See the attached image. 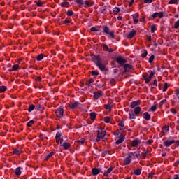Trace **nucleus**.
Instances as JSON below:
<instances>
[{
  "label": "nucleus",
  "mask_w": 179,
  "mask_h": 179,
  "mask_svg": "<svg viewBox=\"0 0 179 179\" xmlns=\"http://www.w3.org/2000/svg\"><path fill=\"white\" fill-rule=\"evenodd\" d=\"M92 61L96 65L97 68L101 71V72L108 71V68L107 65L108 63L106 61H103V59L100 57V55H91Z\"/></svg>",
  "instance_id": "obj_1"
},
{
  "label": "nucleus",
  "mask_w": 179,
  "mask_h": 179,
  "mask_svg": "<svg viewBox=\"0 0 179 179\" xmlns=\"http://www.w3.org/2000/svg\"><path fill=\"white\" fill-rule=\"evenodd\" d=\"M141 110H142V108H141L140 106H136L134 108V113L133 110H130L129 111V120H136V117H139V114H141Z\"/></svg>",
  "instance_id": "obj_2"
},
{
  "label": "nucleus",
  "mask_w": 179,
  "mask_h": 179,
  "mask_svg": "<svg viewBox=\"0 0 179 179\" xmlns=\"http://www.w3.org/2000/svg\"><path fill=\"white\" fill-rule=\"evenodd\" d=\"M106 137V130H103L102 128H100L96 131V142H100L101 139H104Z\"/></svg>",
  "instance_id": "obj_3"
},
{
  "label": "nucleus",
  "mask_w": 179,
  "mask_h": 179,
  "mask_svg": "<svg viewBox=\"0 0 179 179\" xmlns=\"http://www.w3.org/2000/svg\"><path fill=\"white\" fill-rule=\"evenodd\" d=\"M103 33L106 34V36H109L110 37H111V38H115V36L114 35V31L110 29V28L106 25H104L103 27Z\"/></svg>",
  "instance_id": "obj_4"
},
{
  "label": "nucleus",
  "mask_w": 179,
  "mask_h": 179,
  "mask_svg": "<svg viewBox=\"0 0 179 179\" xmlns=\"http://www.w3.org/2000/svg\"><path fill=\"white\" fill-rule=\"evenodd\" d=\"M155 71H151L150 73V75L148 74V73L143 74V78L145 79V83H149V82L152 80V78L155 76Z\"/></svg>",
  "instance_id": "obj_5"
},
{
  "label": "nucleus",
  "mask_w": 179,
  "mask_h": 179,
  "mask_svg": "<svg viewBox=\"0 0 179 179\" xmlns=\"http://www.w3.org/2000/svg\"><path fill=\"white\" fill-rule=\"evenodd\" d=\"M115 60L117 64H119V66H123L128 62L127 59H125L124 57L119 56L118 57L115 58Z\"/></svg>",
  "instance_id": "obj_6"
},
{
  "label": "nucleus",
  "mask_w": 179,
  "mask_h": 179,
  "mask_svg": "<svg viewBox=\"0 0 179 179\" xmlns=\"http://www.w3.org/2000/svg\"><path fill=\"white\" fill-rule=\"evenodd\" d=\"M132 156H134V152H129L128 156L126 157V159L124 160V166H128V164H131V162H132Z\"/></svg>",
  "instance_id": "obj_7"
},
{
  "label": "nucleus",
  "mask_w": 179,
  "mask_h": 179,
  "mask_svg": "<svg viewBox=\"0 0 179 179\" xmlns=\"http://www.w3.org/2000/svg\"><path fill=\"white\" fill-rule=\"evenodd\" d=\"M55 115L57 118H62L64 117V109L62 108H58L55 111Z\"/></svg>",
  "instance_id": "obj_8"
},
{
  "label": "nucleus",
  "mask_w": 179,
  "mask_h": 179,
  "mask_svg": "<svg viewBox=\"0 0 179 179\" xmlns=\"http://www.w3.org/2000/svg\"><path fill=\"white\" fill-rule=\"evenodd\" d=\"M100 173H103V169L101 168H93L92 169V176H98Z\"/></svg>",
  "instance_id": "obj_9"
},
{
  "label": "nucleus",
  "mask_w": 179,
  "mask_h": 179,
  "mask_svg": "<svg viewBox=\"0 0 179 179\" xmlns=\"http://www.w3.org/2000/svg\"><path fill=\"white\" fill-rule=\"evenodd\" d=\"M83 5L84 8H91L92 5H94V1L93 0H86Z\"/></svg>",
  "instance_id": "obj_10"
},
{
  "label": "nucleus",
  "mask_w": 179,
  "mask_h": 179,
  "mask_svg": "<svg viewBox=\"0 0 179 179\" xmlns=\"http://www.w3.org/2000/svg\"><path fill=\"white\" fill-rule=\"evenodd\" d=\"M93 94L94 100H99V99L103 96V91L94 92Z\"/></svg>",
  "instance_id": "obj_11"
},
{
  "label": "nucleus",
  "mask_w": 179,
  "mask_h": 179,
  "mask_svg": "<svg viewBox=\"0 0 179 179\" xmlns=\"http://www.w3.org/2000/svg\"><path fill=\"white\" fill-rule=\"evenodd\" d=\"M95 85L96 87L101 89V87H104V86H106V81L103 80H101V81H96Z\"/></svg>",
  "instance_id": "obj_12"
},
{
  "label": "nucleus",
  "mask_w": 179,
  "mask_h": 179,
  "mask_svg": "<svg viewBox=\"0 0 179 179\" xmlns=\"http://www.w3.org/2000/svg\"><path fill=\"white\" fill-rule=\"evenodd\" d=\"M164 15V14L163 13V12H159V13L156 12L152 15V19H156V17H159V19H162Z\"/></svg>",
  "instance_id": "obj_13"
},
{
  "label": "nucleus",
  "mask_w": 179,
  "mask_h": 179,
  "mask_svg": "<svg viewBox=\"0 0 179 179\" xmlns=\"http://www.w3.org/2000/svg\"><path fill=\"white\" fill-rule=\"evenodd\" d=\"M176 141L174 140H166L164 142V146H166V148H170V146H171V145H173V143H175Z\"/></svg>",
  "instance_id": "obj_14"
},
{
  "label": "nucleus",
  "mask_w": 179,
  "mask_h": 179,
  "mask_svg": "<svg viewBox=\"0 0 179 179\" xmlns=\"http://www.w3.org/2000/svg\"><path fill=\"white\" fill-rule=\"evenodd\" d=\"M140 105H141V100L134 101L130 103V107L131 108H136V107H137L136 106H140Z\"/></svg>",
  "instance_id": "obj_15"
},
{
  "label": "nucleus",
  "mask_w": 179,
  "mask_h": 179,
  "mask_svg": "<svg viewBox=\"0 0 179 179\" xmlns=\"http://www.w3.org/2000/svg\"><path fill=\"white\" fill-rule=\"evenodd\" d=\"M78 106H80V103H79V101H74L73 103H71L69 104V107L71 108V110H74V108H76Z\"/></svg>",
  "instance_id": "obj_16"
},
{
  "label": "nucleus",
  "mask_w": 179,
  "mask_h": 179,
  "mask_svg": "<svg viewBox=\"0 0 179 179\" xmlns=\"http://www.w3.org/2000/svg\"><path fill=\"white\" fill-rule=\"evenodd\" d=\"M123 68L124 69V72H129V71H131V69H132V65L129 64H125L123 66Z\"/></svg>",
  "instance_id": "obj_17"
},
{
  "label": "nucleus",
  "mask_w": 179,
  "mask_h": 179,
  "mask_svg": "<svg viewBox=\"0 0 179 179\" xmlns=\"http://www.w3.org/2000/svg\"><path fill=\"white\" fill-rule=\"evenodd\" d=\"M135 34H136V31L135 30H132L131 31L128 35H127V38L129 40H131V38H134V37H135Z\"/></svg>",
  "instance_id": "obj_18"
},
{
  "label": "nucleus",
  "mask_w": 179,
  "mask_h": 179,
  "mask_svg": "<svg viewBox=\"0 0 179 179\" xmlns=\"http://www.w3.org/2000/svg\"><path fill=\"white\" fill-rule=\"evenodd\" d=\"M113 166H110L107 170H103V176H105V177H108V174L113 171Z\"/></svg>",
  "instance_id": "obj_19"
},
{
  "label": "nucleus",
  "mask_w": 179,
  "mask_h": 179,
  "mask_svg": "<svg viewBox=\"0 0 179 179\" xmlns=\"http://www.w3.org/2000/svg\"><path fill=\"white\" fill-rule=\"evenodd\" d=\"M139 143H141V141H139V138H136L131 142V146L133 148H136V146H138Z\"/></svg>",
  "instance_id": "obj_20"
},
{
  "label": "nucleus",
  "mask_w": 179,
  "mask_h": 179,
  "mask_svg": "<svg viewBox=\"0 0 179 179\" xmlns=\"http://www.w3.org/2000/svg\"><path fill=\"white\" fill-rule=\"evenodd\" d=\"M34 3L39 8H41L43 5H45V1H41V0H35Z\"/></svg>",
  "instance_id": "obj_21"
},
{
  "label": "nucleus",
  "mask_w": 179,
  "mask_h": 179,
  "mask_svg": "<svg viewBox=\"0 0 179 179\" xmlns=\"http://www.w3.org/2000/svg\"><path fill=\"white\" fill-rule=\"evenodd\" d=\"M133 20L135 23H138L139 22V13H136L132 15Z\"/></svg>",
  "instance_id": "obj_22"
},
{
  "label": "nucleus",
  "mask_w": 179,
  "mask_h": 179,
  "mask_svg": "<svg viewBox=\"0 0 179 179\" xmlns=\"http://www.w3.org/2000/svg\"><path fill=\"white\" fill-rule=\"evenodd\" d=\"M64 150H68L69 148H71V144L68 142H64L63 144L61 145Z\"/></svg>",
  "instance_id": "obj_23"
},
{
  "label": "nucleus",
  "mask_w": 179,
  "mask_h": 179,
  "mask_svg": "<svg viewBox=\"0 0 179 179\" xmlns=\"http://www.w3.org/2000/svg\"><path fill=\"white\" fill-rule=\"evenodd\" d=\"M60 6L62 8H70L71 3L68 1H63L60 3Z\"/></svg>",
  "instance_id": "obj_24"
},
{
  "label": "nucleus",
  "mask_w": 179,
  "mask_h": 179,
  "mask_svg": "<svg viewBox=\"0 0 179 179\" xmlns=\"http://www.w3.org/2000/svg\"><path fill=\"white\" fill-rule=\"evenodd\" d=\"M143 118H144V120H145L146 121H150V115L149 114V113L145 112L143 115Z\"/></svg>",
  "instance_id": "obj_25"
},
{
  "label": "nucleus",
  "mask_w": 179,
  "mask_h": 179,
  "mask_svg": "<svg viewBox=\"0 0 179 179\" xmlns=\"http://www.w3.org/2000/svg\"><path fill=\"white\" fill-rule=\"evenodd\" d=\"M21 170H23V168L22 167H17L15 169V176H20V174H22V171Z\"/></svg>",
  "instance_id": "obj_26"
},
{
  "label": "nucleus",
  "mask_w": 179,
  "mask_h": 179,
  "mask_svg": "<svg viewBox=\"0 0 179 179\" xmlns=\"http://www.w3.org/2000/svg\"><path fill=\"white\" fill-rule=\"evenodd\" d=\"M9 72H12L13 71H19V64H14L11 69H9Z\"/></svg>",
  "instance_id": "obj_27"
},
{
  "label": "nucleus",
  "mask_w": 179,
  "mask_h": 179,
  "mask_svg": "<svg viewBox=\"0 0 179 179\" xmlns=\"http://www.w3.org/2000/svg\"><path fill=\"white\" fill-rule=\"evenodd\" d=\"M100 13H103V15H107V6L101 7L99 9Z\"/></svg>",
  "instance_id": "obj_28"
},
{
  "label": "nucleus",
  "mask_w": 179,
  "mask_h": 179,
  "mask_svg": "<svg viewBox=\"0 0 179 179\" xmlns=\"http://www.w3.org/2000/svg\"><path fill=\"white\" fill-rule=\"evenodd\" d=\"M22 153H23V152L22 150H17L16 148H13V155H22Z\"/></svg>",
  "instance_id": "obj_29"
},
{
  "label": "nucleus",
  "mask_w": 179,
  "mask_h": 179,
  "mask_svg": "<svg viewBox=\"0 0 179 179\" xmlns=\"http://www.w3.org/2000/svg\"><path fill=\"white\" fill-rule=\"evenodd\" d=\"M124 142V136H122V134L120 135V136L119 137V139L116 141V145H120L121 143H122Z\"/></svg>",
  "instance_id": "obj_30"
},
{
  "label": "nucleus",
  "mask_w": 179,
  "mask_h": 179,
  "mask_svg": "<svg viewBox=\"0 0 179 179\" xmlns=\"http://www.w3.org/2000/svg\"><path fill=\"white\" fill-rule=\"evenodd\" d=\"M113 15H118V13L121 12V9H120V8L118 7H115L113 9Z\"/></svg>",
  "instance_id": "obj_31"
},
{
  "label": "nucleus",
  "mask_w": 179,
  "mask_h": 179,
  "mask_svg": "<svg viewBox=\"0 0 179 179\" xmlns=\"http://www.w3.org/2000/svg\"><path fill=\"white\" fill-rule=\"evenodd\" d=\"M179 27V23H175L174 25L173 24H170L168 29H178Z\"/></svg>",
  "instance_id": "obj_32"
},
{
  "label": "nucleus",
  "mask_w": 179,
  "mask_h": 179,
  "mask_svg": "<svg viewBox=\"0 0 179 179\" xmlns=\"http://www.w3.org/2000/svg\"><path fill=\"white\" fill-rule=\"evenodd\" d=\"M141 57H142V58H146V57H148V50H141Z\"/></svg>",
  "instance_id": "obj_33"
},
{
  "label": "nucleus",
  "mask_w": 179,
  "mask_h": 179,
  "mask_svg": "<svg viewBox=\"0 0 179 179\" xmlns=\"http://www.w3.org/2000/svg\"><path fill=\"white\" fill-rule=\"evenodd\" d=\"M76 3L78 4L79 8H82L85 2H83V0H76Z\"/></svg>",
  "instance_id": "obj_34"
},
{
  "label": "nucleus",
  "mask_w": 179,
  "mask_h": 179,
  "mask_svg": "<svg viewBox=\"0 0 179 179\" xmlns=\"http://www.w3.org/2000/svg\"><path fill=\"white\" fill-rule=\"evenodd\" d=\"M94 82V79L90 78V80H87L86 85H87V87H90V85Z\"/></svg>",
  "instance_id": "obj_35"
},
{
  "label": "nucleus",
  "mask_w": 179,
  "mask_h": 179,
  "mask_svg": "<svg viewBox=\"0 0 179 179\" xmlns=\"http://www.w3.org/2000/svg\"><path fill=\"white\" fill-rule=\"evenodd\" d=\"M168 3L169 5H178V0H170Z\"/></svg>",
  "instance_id": "obj_36"
},
{
  "label": "nucleus",
  "mask_w": 179,
  "mask_h": 179,
  "mask_svg": "<svg viewBox=\"0 0 179 179\" xmlns=\"http://www.w3.org/2000/svg\"><path fill=\"white\" fill-rule=\"evenodd\" d=\"M142 173V170L141 169H135L134 171V173L136 175V176H141V173Z\"/></svg>",
  "instance_id": "obj_37"
},
{
  "label": "nucleus",
  "mask_w": 179,
  "mask_h": 179,
  "mask_svg": "<svg viewBox=\"0 0 179 179\" xmlns=\"http://www.w3.org/2000/svg\"><path fill=\"white\" fill-rule=\"evenodd\" d=\"M8 87L5 85H1L0 86V93H3V92H6Z\"/></svg>",
  "instance_id": "obj_38"
},
{
  "label": "nucleus",
  "mask_w": 179,
  "mask_h": 179,
  "mask_svg": "<svg viewBox=\"0 0 179 179\" xmlns=\"http://www.w3.org/2000/svg\"><path fill=\"white\" fill-rule=\"evenodd\" d=\"M162 129L163 132H169V131L170 130V127H169V125H164Z\"/></svg>",
  "instance_id": "obj_39"
},
{
  "label": "nucleus",
  "mask_w": 179,
  "mask_h": 179,
  "mask_svg": "<svg viewBox=\"0 0 179 179\" xmlns=\"http://www.w3.org/2000/svg\"><path fill=\"white\" fill-rule=\"evenodd\" d=\"M150 86L151 87V89H155V86H157V80H154L152 84H150Z\"/></svg>",
  "instance_id": "obj_40"
},
{
  "label": "nucleus",
  "mask_w": 179,
  "mask_h": 179,
  "mask_svg": "<svg viewBox=\"0 0 179 179\" xmlns=\"http://www.w3.org/2000/svg\"><path fill=\"white\" fill-rule=\"evenodd\" d=\"M34 108H36V106L34 105L33 104L29 105V107L28 108V113H31V111H33Z\"/></svg>",
  "instance_id": "obj_41"
},
{
  "label": "nucleus",
  "mask_w": 179,
  "mask_h": 179,
  "mask_svg": "<svg viewBox=\"0 0 179 179\" xmlns=\"http://www.w3.org/2000/svg\"><path fill=\"white\" fill-rule=\"evenodd\" d=\"M105 108L106 110H109V111H111V108H113V105H111L110 103L106 104Z\"/></svg>",
  "instance_id": "obj_42"
},
{
  "label": "nucleus",
  "mask_w": 179,
  "mask_h": 179,
  "mask_svg": "<svg viewBox=\"0 0 179 179\" xmlns=\"http://www.w3.org/2000/svg\"><path fill=\"white\" fill-rule=\"evenodd\" d=\"M90 118H91V120H96V113H94V112H92V113H90Z\"/></svg>",
  "instance_id": "obj_43"
},
{
  "label": "nucleus",
  "mask_w": 179,
  "mask_h": 179,
  "mask_svg": "<svg viewBox=\"0 0 179 179\" xmlns=\"http://www.w3.org/2000/svg\"><path fill=\"white\" fill-rule=\"evenodd\" d=\"M44 58V55L40 54L36 57L37 61H41Z\"/></svg>",
  "instance_id": "obj_44"
},
{
  "label": "nucleus",
  "mask_w": 179,
  "mask_h": 179,
  "mask_svg": "<svg viewBox=\"0 0 179 179\" xmlns=\"http://www.w3.org/2000/svg\"><path fill=\"white\" fill-rule=\"evenodd\" d=\"M52 156H54V152H50L49 153L46 157L45 158V160L47 161L48 160V159H50V157H52Z\"/></svg>",
  "instance_id": "obj_45"
},
{
  "label": "nucleus",
  "mask_w": 179,
  "mask_h": 179,
  "mask_svg": "<svg viewBox=\"0 0 179 179\" xmlns=\"http://www.w3.org/2000/svg\"><path fill=\"white\" fill-rule=\"evenodd\" d=\"M118 125L121 127L120 131H122V129H124V127H125V125L124 124V121H120Z\"/></svg>",
  "instance_id": "obj_46"
},
{
  "label": "nucleus",
  "mask_w": 179,
  "mask_h": 179,
  "mask_svg": "<svg viewBox=\"0 0 179 179\" xmlns=\"http://www.w3.org/2000/svg\"><path fill=\"white\" fill-rule=\"evenodd\" d=\"M150 110V111H152V113H155V111H156V110H157V106L156 105H154V106H151Z\"/></svg>",
  "instance_id": "obj_47"
},
{
  "label": "nucleus",
  "mask_w": 179,
  "mask_h": 179,
  "mask_svg": "<svg viewBox=\"0 0 179 179\" xmlns=\"http://www.w3.org/2000/svg\"><path fill=\"white\" fill-rule=\"evenodd\" d=\"M154 60H155V55H152L150 57L149 59H148V62H149L150 64H152Z\"/></svg>",
  "instance_id": "obj_48"
},
{
  "label": "nucleus",
  "mask_w": 179,
  "mask_h": 179,
  "mask_svg": "<svg viewBox=\"0 0 179 179\" xmlns=\"http://www.w3.org/2000/svg\"><path fill=\"white\" fill-rule=\"evenodd\" d=\"M92 76H97L99 75H100V73L98 71H92L91 72Z\"/></svg>",
  "instance_id": "obj_49"
},
{
  "label": "nucleus",
  "mask_w": 179,
  "mask_h": 179,
  "mask_svg": "<svg viewBox=\"0 0 179 179\" xmlns=\"http://www.w3.org/2000/svg\"><path fill=\"white\" fill-rule=\"evenodd\" d=\"M165 103H167L166 99H164V100L161 101L159 104V107H163V104H164Z\"/></svg>",
  "instance_id": "obj_50"
},
{
  "label": "nucleus",
  "mask_w": 179,
  "mask_h": 179,
  "mask_svg": "<svg viewBox=\"0 0 179 179\" xmlns=\"http://www.w3.org/2000/svg\"><path fill=\"white\" fill-rule=\"evenodd\" d=\"M168 87H169V86H168L167 83H165L164 84V87L162 89V92H166V90H167Z\"/></svg>",
  "instance_id": "obj_51"
},
{
  "label": "nucleus",
  "mask_w": 179,
  "mask_h": 179,
  "mask_svg": "<svg viewBox=\"0 0 179 179\" xmlns=\"http://www.w3.org/2000/svg\"><path fill=\"white\" fill-rule=\"evenodd\" d=\"M111 118L110 117H106L103 119V121H105L106 122V124L110 123Z\"/></svg>",
  "instance_id": "obj_52"
},
{
  "label": "nucleus",
  "mask_w": 179,
  "mask_h": 179,
  "mask_svg": "<svg viewBox=\"0 0 179 179\" xmlns=\"http://www.w3.org/2000/svg\"><path fill=\"white\" fill-rule=\"evenodd\" d=\"M62 134H61V132H57L56 133V136H55V139H59V138H61Z\"/></svg>",
  "instance_id": "obj_53"
},
{
  "label": "nucleus",
  "mask_w": 179,
  "mask_h": 179,
  "mask_svg": "<svg viewBox=\"0 0 179 179\" xmlns=\"http://www.w3.org/2000/svg\"><path fill=\"white\" fill-rule=\"evenodd\" d=\"M34 120H31L28 123H27V127H32L33 124H34Z\"/></svg>",
  "instance_id": "obj_54"
},
{
  "label": "nucleus",
  "mask_w": 179,
  "mask_h": 179,
  "mask_svg": "<svg viewBox=\"0 0 179 179\" xmlns=\"http://www.w3.org/2000/svg\"><path fill=\"white\" fill-rule=\"evenodd\" d=\"M155 31H156V25L152 24V25L151 26V32H152V33H155Z\"/></svg>",
  "instance_id": "obj_55"
},
{
  "label": "nucleus",
  "mask_w": 179,
  "mask_h": 179,
  "mask_svg": "<svg viewBox=\"0 0 179 179\" xmlns=\"http://www.w3.org/2000/svg\"><path fill=\"white\" fill-rule=\"evenodd\" d=\"M103 51H108V45H107L106 44H103Z\"/></svg>",
  "instance_id": "obj_56"
},
{
  "label": "nucleus",
  "mask_w": 179,
  "mask_h": 179,
  "mask_svg": "<svg viewBox=\"0 0 179 179\" xmlns=\"http://www.w3.org/2000/svg\"><path fill=\"white\" fill-rule=\"evenodd\" d=\"M78 142V143H80V145H84V143H85V138H81Z\"/></svg>",
  "instance_id": "obj_57"
},
{
  "label": "nucleus",
  "mask_w": 179,
  "mask_h": 179,
  "mask_svg": "<svg viewBox=\"0 0 179 179\" xmlns=\"http://www.w3.org/2000/svg\"><path fill=\"white\" fill-rule=\"evenodd\" d=\"M134 2H135V0H130V1L129 2V7L131 8V6L134 5Z\"/></svg>",
  "instance_id": "obj_58"
},
{
  "label": "nucleus",
  "mask_w": 179,
  "mask_h": 179,
  "mask_svg": "<svg viewBox=\"0 0 179 179\" xmlns=\"http://www.w3.org/2000/svg\"><path fill=\"white\" fill-rule=\"evenodd\" d=\"M90 31H93V32L98 31H97V28H96V27H92L90 29Z\"/></svg>",
  "instance_id": "obj_59"
},
{
  "label": "nucleus",
  "mask_w": 179,
  "mask_h": 179,
  "mask_svg": "<svg viewBox=\"0 0 179 179\" xmlns=\"http://www.w3.org/2000/svg\"><path fill=\"white\" fill-rule=\"evenodd\" d=\"M35 80L36 82H41V80H43V78L41 77L38 76V77L36 78Z\"/></svg>",
  "instance_id": "obj_60"
},
{
  "label": "nucleus",
  "mask_w": 179,
  "mask_h": 179,
  "mask_svg": "<svg viewBox=\"0 0 179 179\" xmlns=\"http://www.w3.org/2000/svg\"><path fill=\"white\" fill-rule=\"evenodd\" d=\"M171 113H172V114L176 115V114H177V110L175 108H172L171 109Z\"/></svg>",
  "instance_id": "obj_61"
},
{
  "label": "nucleus",
  "mask_w": 179,
  "mask_h": 179,
  "mask_svg": "<svg viewBox=\"0 0 179 179\" xmlns=\"http://www.w3.org/2000/svg\"><path fill=\"white\" fill-rule=\"evenodd\" d=\"M144 3H152L153 2V0H144Z\"/></svg>",
  "instance_id": "obj_62"
},
{
  "label": "nucleus",
  "mask_w": 179,
  "mask_h": 179,
  "mask_svg": "<svg viewBox=\"0 0 179 179\" xmlns=\"http://www.w3.org/2000/svg\"><path fill=\"white\" fill-rule=\"evenodd\" d=\"M72 15H73V11H72V10L67 11L68 16H72Z\"/></svg>",
  "instance_id": "obj_63"
},
{
  "label": "nucleus",
  "mask_w": 179,
  "mask_h": 179,
  "mask_svg": "<svg viewBox=\"0 0 179 179\" xmlns=\"http://www.w3.org/2000/svg\"><path fill=\"white\" fill-rule=\"evenodd\" d=\"M174 166H175V167H178V166H179V160L176 161V162L174 163Z\"/></svg>",
  "instance_id": "obj_64"
}]
</instances>
